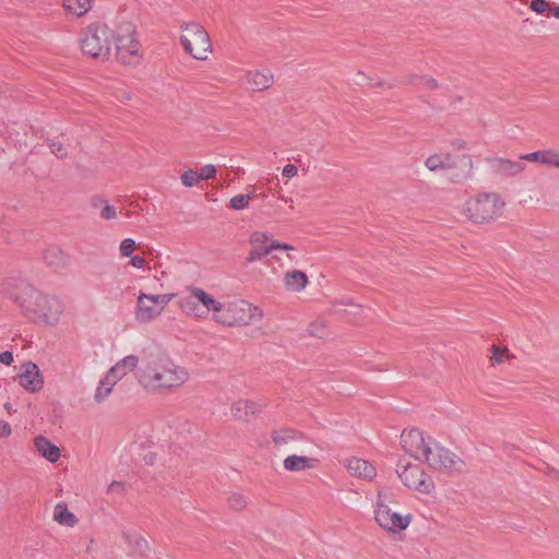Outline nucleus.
<instances>
[{"label": "nucleus", "instance_id": "c03bdc74", "mask_svg": "<svg viewBox=\"0 0 559 559\" xmlns=\"http://www.w3.org/2000/svg\"><path fill=\"white\" fill-rule=\"evenodd\" d=\"M12 433V428L9 423L0 420V439L7 438Z\"/></svg>", "mask_w": 559, "mask_h": 559}, {"label": "nucleus", "instance_id": "603ef678", "mask_svg": "<svg viewBox=\"0 0 559 559\" xmlns=\"http://www.w3.org/2000/svg\"><path fill=\"white\" fill-rule=\"evenodd\" d=\"M4 407H5L9 412H11V411H12V408H11V405H10V404H5V405H4Z\"/></svg>", "mask_w": 559, "mask_h": 559}, {"label": "nucleus", "instance_id": "393cba45", "mask_svg": "<svg viewBox=\"0 0 559 559\" xmlns=\"http://www.w3.org/2000/svg\"><path fill=\"white\" fill-rule=\"evenodd\" d=\"M122 538L133 555L143 556L148 550L147 540L134 532L124 531Z\"/></svg>", "mask_w": 559, "mask_h": 559}, {"label": "nucleus", "instance_id": "ea45409f", "mask_svg": "<svg viewBox=\"0 0 559 559\" xmlns=\"http://www.w3.org/2000/svg\"><path fill=\"white\" fill-rule=\"evenodd\" d=\"M216 173V167L212 164H207L202 166L198 174L200 176V180H207L214 178Z\"/></svg>", "mask_w": 559, "mask_h": 559}, {"label": "nucleus", "instance_id": "dca6fc26", "mask_svg": "<svg viewBox=\"0 0 559 559\" xmlns=\"http://www.w3.org/2000/svg\"><path fill=\"white\" fill-rule=\"evenodd\" d=\"M273 73L270 70L247 71L241 76V84L251 91H264L272 86Z\"/></svg>", "mask_w": 559, "mask_h": 559}, {"label": "nucleus", "instance_id": "4c0bfd02", "mask_svg": "<svg viewBox=\"0 0 559 559\" xmlns=\"http://www.w3.org/2000/svg\"><path fill=\"white\" fill-rule=\"evenodd\" d=\"M135 248V241L132 238H126L121 241L119 250L121 255L130 257Z\"/></svg>", "mask_w": 559, "mask_h": 559}, {"label": "nucleus", "instance_id": "ddd939ff", "mask_svg": "<svg viewBox=\"0 0 559 559\" xmlns=\"http://www.w3.org/2000/svg\"><path fill=\"white\" fill-rule=\"evenodd\" d=\"M426 167L431 171H447L454 168H467L471 162L465 156L451 155L450 153L441 152L428 156L425 160Z\"/></svg>", "mask_w": 559, "mask_h": 559}, {"label": "nucleus", "instance_id": "f257e3e1", "mask_svg": "<svg viewBox=\"0 0 559 559\" xmlns=\"http://www.w3.org/2000/svg\"><path fill=\"white\" fill-rule=\"evenodd\" d=\"M1 292L24 314L44 325L55 326L63 316L64 304L59 297L38 290L24 278H7L1 285Z\"/></svg>", "mask_w": 559, "mask_h": 559}, {"label": "nucleus", "instance_id": "412c9836", "mask_svg": "<svg viewBox=\"0 0 559 559\" xmlns=\"http://www.w3.org/2000/svg\"><path fill=\"white\" fill-rule=\"evenodd\" d=\"M308 283L309 280L307 274L299 270L288 271L283 276V284L286 290L292 293H301L305 290Z\"/></svg>", "mask_w": 559, "mask_h": 559}, {"label": "nucleus", "instance_id": "f704fd0d", "mask_svg": "<svg viewBox=\"0 0 559 559\" xmlns=\"http://www.w3.org/2000/svg\"><path fill=\"white\" fill-rule=\"evenodd\" d=\"M546 167H554L559 169V151L554 148L545 150V163Z\"/></svg>", "mask_w": 559, "mask_h": 559}, {"label": "nucleus", "instance_id": "a211bd4d", "mask_svg": "<svg viewBox=\"0 0 559 559\" xmlns=\"http://www.w3.org/2000/svg\"><path fill=\"white\" fill-rule=\"evenodd\" d=\"M198 287L191 286L187 288V293L179 297L178 307L188 317L201 320L202 312L199 300L194 297Z\"/></svg>", "mask_w": 559, "mask_h": 559}, {"label": "nucleus", "instance_id": "f3484780", "mask_svg": "<svg viewBox=\"0 0 559 559\" xmlns=\"http://www.w3.org/2000/svg\"><path fill=\"white\" fill-rule=\"evenodd\" d=\"M140 359L136 355H127L119 359L114 366H111L106 372L115 379L118 383L127 377L129 373L136 372Z\"/></svg>", "mask_w": 559, "mask_h": 559}, {"label": "nucleus", "instance_id": "cd10ccee", "mask_svg": "<svg viewBox=\"0 0 559 559\" xmlns=\"http://www.w3.org/2000/svg\"><path fill=\"white\" fill-rule=\"evenodd\" d=\"M53 521L67 527H73L78 523V518L69 511L64 502H59L53 508Z\"/></svg>", "mask_w": 559, "mask_h": 559}, {"label": "nucleus", "instance_id": "aec40b11", "mask_svg": "<svg viewBox=\"0 0 559 559\" xmlns=\"http://www.w3.org/2000/svg\"><path fill=\"white\" fill-rule=\"evenodd\" d=\"M34 448L37 453L49 463H56L61 457V450L43 435L34 438Z\"/></svg>", "mask_w": 559, "mask_h": 559}, {"label": "nucleus", "instance_id": "5701e85b", "mask_svg": "<svg viewBox=\"0 0 559 559\" xmlns=\"http://www.w3.org/2000/svg\"><path fill=\"white\" fill-rule=\"evenodd\" d=\"M317 464V459L302 455H289L283 462L284 468L289 472L311 469L314 468Z\"/></svg>", "mask_w": 559, "mask_h": 559}, {"label": "nucleus", "instance_id": "2eb2a0df", "mask_svg": "<svg viewBox=\"0 0 559 559\" xmlns=\"http://www.w3.org/2000/svg\"><path fill=\"white\" fill-rule=\"evenodd\" d=\"M344 466L350 476L366 481H372L377 476L376 466L360 457L352 456L344 461Z\"/></svg>", "mask_w": 559, "mask_h": 559}, {"label": "nucleus", "instance_id": "e433bc0d", "mask_svg": "<svg viewBox=\"0 0 559 559\" xmlns=\"http://www.w3.org/2000/svg\"><path fill=\"white\" fill-rule=\"evenodd\" d=\"M181 181L183 186L192 188L200 181V176L198 171L189 169L181 175Z\"/></svg>", "mask_w": 559, "mask_h": 559}, {"label": "nucleus", "instance_id": "3c124183", "mask_svg": "<svg viewBox=\"0 0 559 559\" xmlns=\"http://www.w3.org/2000/svg\"><path fill=\"white\" fill-rule=\"evenodd\" d=\"M91 544H93V540H91ZM86 551L90 554L92 551V545H90L86 549Z\"/></svg>", "mask_w": 559, "mask_h": 559}, {"label": "nucleus", "instance_id": "864d4df0", "mask_svg": "<svg viewBox=\"0 0 559 559\" xmlns=\"http://www.w3.org/2000/svg\"><path fill=\"white\" fill-rule=\"evenodd\" d=\"M287 258L293 261L294 260V257L290 254V253H287Z\"/></svg>", "mask_w": 559, "mask_h": 559}, {"label": "nucleus", "instance_id": "6ab92c4d", "mask_svg": "<svg viewBox=\"0 0 559 559\" xmlns=\"http://www.w3.org/2000/svg\"><path fill=\"white\" fill-rule=\"evenodd\" d=\"M201 306L202 319H206L212 313V320L216 322V316L219 314L222 301L214 298L213 295L209 294L204 289L198 287L194 296Z\"/></svg>", "mask_w": 559, "mask_h": 559}, {"label": "nucleus", "instance_id": "4468645a", "mask_svg": "<svg viewBox=\"0 0 559 559\" xmlns=\"http://www.w3.org/2000/svg\"><path fill=\"white\" fill-rule=\"evenodd\" d=\"M19 374L20 385L29 393L39 392L44 386V376L39 367L32 361H26L21 367Z\"/></svg>", "mask_w": 559, "mask_h": 559}, {"label": "nucleus", "instance_id": "423d86ee", "mask_svg": "<svg viewBox=\"0 0 559 559\" xmlns=\"http://www.w3.org/2000/svg\"><path fill=\"white\" fill-rule=\"evenodd\" d=\"M394 495L385 489H379L373 506V518L377 524L388 533L397 534L405 531L413 521L411 513H400L389 507Z\"/></svg>", "mask_w": 559, "mask_h": 559}, {"label": "nucleus", "instance_id": "1a4fd4ad", "mask_svg": "<svg viewBox=\"0 0 559 559\" xmlns=\"http://www.w3.org/2000/svg\"><path fill=\"white\" fill-rule=\"evenodd\" d=\"M175 294H146L140 292L134 307V319L138 323L146 324L162 316Z\"/></svg>", "mask_w": 559, "mask_h": 559}, {"label": "nucleus", "instance_id": "f03ea898", "mask_svg": "<svg viewBox=\"0 0 559 559\" xmlns=\"http://www.w3.org/2000/svg\"><path fill=\"white\" fill-rule=\"evenodd\" d=\"M135 380L147 393L171 394L191 380V372L168 356L151 355L136 369Z\"/></svg>", "mask_w": 559, "mask_h": 559}, {"label": "nucleus", "instance_id": "c9c22d12", "mask_svg": "<svg viewBox=\"0 0 559 559\" xmlns=\"http://www.w3.org/2000/svg\"><path fill=\"white\" fill-rule=\"evenodd\" d=\"M521 160H528L533 163H537L544 166L545 163V150L535 151L532 153L521 154Z\"/></svg>", "mask_w": 559, "mask_h": 559}, {"label": "nucleus", "instance_id": "37998d69", "mask_svg": "<svg viewBox=\"0 0 559 559\" xmlns=\"http://www.w3.org/2000/svg\"><path fill=\"white\" fill-rule=\"evenodd\" d=\"M298 169L294 164H287L282 170V175L286 178H293L297 175Z\"/></svg>", "mask_w": 559, "mask_h": 559}, {"label": "nucleus", "instance_id": "49530a36", "mask_svg": "<svg viewBox=\"0 0 559 559\" xmlns=\"http://www.w3.org/2000/svg\"><path fill=\"white\" fill-rule=\"evenodd\" d=\"M130 263L135 269H143L145 265V259L141 255H134L131 258Z\"/></svg>", "mask_w": 559, "mask_h": 559}, {"label": "nucleus", "instance_id": "bb28decb", "mask_svg": "<svg viewBox=\"0 0 559 559\" xmlns=\"http://www.w3.org/2000/svg\"><path fill=\"white\" fill-rule=\"evenodd\" d=\"M95 0H62L64 11L74 17L84 16L94 5Z\"/></svg>", "mask_w": 559, "mask_h": 559}, {"label": "nucleus", "instance_id": "c756f323", "mask_svg": "<svg viewBox=\"0 0 559 559\" xmlns=\"http://www.w3.org/2000/svg\"><path fill=\"white\" fill-rule=\"evenodd\" d=\"M251 199H252V193L237 194L230 199L229 206L236 211L245 210L249 206Z\"/></svg>", "mask_w": 559, "mask_h": 559}, {"label": "nucleus", "instance_id": "79ce46f5", "mask_svg": "<svg viewBox=\"0 0 559 559\" xmlns=\"http://www.w3.org/2000/svg\"><path fill=\"white\" fill-rule=\"evenodd\" d=\"M100 216H102V218L107 219V221L116 218V216H117L116 207L108 203H105L100 211Z\"/></svg>", "mask_w": 559, "mask_h": 559}, {"label": "nucleus", "instance_id": "f8f14e48", "mask_svg": "<svg viewBox=\"0 0 559 559\" xmlns=\"http://www.w3.org/2000/svg\"><path fill=\"white\" fill-rule=\"evenodd\" d=\"M116 44L117 58L124 64L134 66L141 60V45L134 37V27L127 23L121 31L112 37Z\"/></svg>", "mask_w": 559, "mask_h": 559}, {"label": "nucleus", "instance_id": "a19ab883", "mask_svg": "<svg viewBox=\"0 0 559 559\" xmlns=\"http://www.w3.org/2000/svg\"><path fill=\"white\" fill-rule=\"evenodd\" d=\"M49 147L50 152L59 158H63L68 154L67 148L60 142L51 141Z\"/></svg>", "mask_w": 559, "mask_h": 559}, {"label": "nucleus", "instance_id": "c85d7f7f", "mask_svg": "<svg viewBox=\"0 0 559 559\" xmlns=\"http://www.w3.org/2000/svg\"><path fill=\"white\" fill-rule=\"evenodd\" d=\"M497 168L508 176H516L524 171L525 165L522 162L500 158L497 160Z\"/></svg>", "mask_w": 559, "mask_h": 559}, {"label": "nucleus", "instance_id": "9d476101", "mask_svg": "<svg viewBox=\"0 0 559 559\" xmlns=\"http://www.w3.org/2000/svg\"><path fill=\"white\" fill-rule=\"evenodd\" d=\"M396 473L403 485L411 490L425 495L435 491L433 479L418 464L400 462Z\"/></svg>", "mask_w": 559, "mask_h": 559}, {"label": "nucleus", "instance_id": "2f4dec72", "mask_svg": "<svg viewBox=\"0 0 559 559\" xmlns=\"http://www.w3.org/2000/svg\"><path fill=\"white\" fill-rule=\"evenodd\" d=\"M510 358V353L507 347L492 346L490 360L491 364H502Z\"/></svg>", "mask_w": 559, "mask_h": 559}, {"label": "nucleus", "instance_id": "8fccbe9b", "mask_svg": "<svg viewBox=\"0 0 559 559\" xmlns=\"http://www.w3.org/2000/svg\"><path fill=\"white\" fill-rule=\"evenodd\" d=\"M311 333H313L314 335L319 336V337H322L324 332L321 331V332H314L313 330H311Z\"/></svg>", "mask_w": 559, "mask_h": 559}, {"label": "nucleus", "instance_id": "de8ad7c7", "mask_svg": "<svg viewBox=\"0 0 559 559\" xmlns=\"http://www.w3.org/2000/svg\"><path fill=\"white\" fill-rule=\"evenodd\" d=\"M123 489V484L121 481L114 480L110 483L108 490L110 492L120 491Z\"/></svg>", "mask_w": 559, "mask_h": 559}, {"label": "nucleus", "instance_id": "0eeeda50", "mask_svg": "<svg viewBox=\"0 0 559 559\" xmlns=\"http://www.w3.org/2000/svg\"><path fill=\"white\" fill-rule=\"evenodd\" d=\"M112 32L107 24L94 22L82 28L80 47L84 55L106 60L110 56Z\"/></svg>", "mask_w": 559, "mask_h": 559}, {"label": "nucleus", "instance_id": "a878e982", "mask_svg": "<svg viewBox=\"0 0 559 559\" xmlns=\"http://www.w3.org/2000/svg\"><path fill=\"white\" fill-rule=\"evenodd\" d=\"M274 250L290 251L294 250V247L281 241H271L269 245L264 247H252L248 255V261L253 262L255 260H259L262 257L272 253Z\"/></svg>", "mask_w": 559, "mask_h": 559}, {"label": "nucleus", "instance_id": "7c9ffc66", "mask_svg": "<svg viewBox=\"0 0 559 559\" xmlns=\"http://www.w3.org/2000/svg\"><path fill=\"white\" fill-rule=\"evenodd\" d=\"M411 83L424 90H436L438 87L437 81L427 75H414L411 78Z\"/></svg>", "mask_w": 559, "mask_h": 559}, {"label": "nucleus", "instance_id": "20e7f679", "mask_svg": "<svg viewBox=\"0 0 559 559\" xmlns=\"http://www.w3.org/2000/svg\"><path fill=\"white\" fill-rule=\"evenodd\" d=\"M263 310L241 298H231L222 302L216 323L234 328L246 326L262 320Z\"/></svg>", "mask_w": 559, "mask_h": 559}, {"label": "nucleus", "instance_id": "7ed1b4c3", "mask_svg": "<svg viewBox=\"0 0 559 559\" xmlns=\"http://www.w3.org/2000/svg\"><path fill=\"white\" fill-rule=\"evenodd\" d=\"M401 444L411 456L435 471H462L464 467L460 456L419 429L404 430Z\"/></svg>", "mask_w": 559, "mask_h": 559}, {"label": "nucleus", "instance_id": "b1692460", "mask_svg": "<svg viewBox=\"0 0 559 559\" xmlns=\"http://www.w3.org/2000/svg\"><path fill=\"white\" fill-rule=\"evenodd\" d=\"M259 411L260 405L249 400L236 401L230 408L231 415L238 419H249L258 414Z\"/></svg>", "mask_w": 559, "mask_h": 559}, {"label": "nucleus", "instance_id": "72a5a7b5", "mask_svg": "<svg viewBox=\"0 0 559 559\" xmlns=\"http://www.w3.org/2000/svg\"><path fill=\"white\" fill-rule=\"evenodd\" d=\"M295 438H296V433L292 430H280V431H275L272 435V439L277 445L285 444V443L294 440Z\"/></svg>", "mask_w": 559, "mask_h": 559}, {"label": "nucleus", "instance_id": "09e8293b", "mask_svg": "<svg viewBox=\"0 0 559 559\" xmlns=\"http://www.w3.org/2000/svg\"><path fill=\"white\" fill-rule=\"evenodd\" d=\"M552 16L559 20V5L550 7L548 11Z\"/></svg>", "mask_w": 559, "mask_h": 559}, {"label": "nucleus", "instance_id": "9b49d317", "mask_svg": "<svg viewBox=\"0 0 559 559\" xmlns=\"http://www.w3.org/2000/svg\"><path fill=\"white\" fill-rule=\"evenodd\" d=\"M116 44L117 58L124 64L134 66L141 60V45L134 37V27L127 23L121 31L112 37Z\"/></svg>", "mask_w": 559, "mask_h": 559}, {"label": "nucleus", "instance_id": "473e14b6", "mask_svg": "<svg viewBox=\"0 0 559 559\" xmlns=\"http://www.w3.org/2000/svg\"><path fill=\"white\" fill-rule=\"evenodd\" d=\"M271 241H274L271 239L270 235L264 231H254L250 237V242L252 247H264L269 245Z\"/></svg>", "mask_w": 559, "mask_h": 559}, {"label": "nucleus", "instance_id": "58836bf2", "mask_svg": "<svg viewBox=\"0 0 559 559\" xmlns=\"http://www.w3.org/2000/svg\"><path fill=\"white\" fill-rule=\"evenodd\" d=\"M530 8L537 14H544L549 11L550 5L546 0H532Z\"/></svg>", "mask_w": 559, "mask_h": 559}, {"label": "nucleus", "instance_id": "4be33fe9", "mask_svg": "<svg viewBox=\"0 0 559 559\" xmlns=\"http://www.w3.org/2000/svg\"><path fill=\"white\" fill-rule=\"evenodd\" d=\"M118 382L112 379L107 372L99 379L94 394L93 400L96 404L105 403L112 394L115 386Z\"/></svg>", "mask_w": 559, "mask_h": 559}, {"label": "nucleus", "instance_id": "a18cd8bd", "mask_svg": "<svg viewBox=\"0 0 559 559\" xmlns=\"http://www.w3.org/2000/svg\"><path fill=\"white\" fill-rule=\"evenodd\" d=\"M0 362L10 366L13 362V354L9 350H4L0 354Z\"/></svg>", "mask_w": 559, "mask_h": 559}, {"label": "nucleus", "instance_id": "6e6552de", "mask_svg": "<svg viewBox=\"0 0 559 559\" xmlns=\"http://www.w3.org/2000/svg\"><path fill=\"white\" fill-rule=\"evenodd\" d=\"M179 28V41L185 52L195 60H206L213 51V46L205 28L197 22H182Z\"/></svg>", "mask_w": 559, "mask_h": 559}, {"label": "nucleus", "instance_id": "39448f33", "mask_svg": "<svg viewBox=\"0 0 559 559\" xmlns=\"http://www.w3.org/2000/svg\"><path fill=\"white\" fill-rule=\"evenodd\" d=\"M504 201L496 193H481L468 199L462 209L466 218L475 224H486L502 216Z\"/></svg>", "mask_w": 559, "mask_h": 559}]
</instances>
